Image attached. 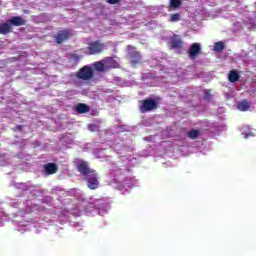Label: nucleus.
I'll return each mask as SVG.
<instances>
[{
    "instance_id": "7ed1b4c3",
    "label": "nucleus",
    "mask_w": 256,
    "mask_h": 256,
    "mask_svg": "<svg viewBox=\"0 0 256 256\" xmlns=\"http://www.w3.org/2000/svg\"><path fill=\"white\" fill-rule=\"evenodd\" d=\"M140 103L139 111L141 113H149V111H155V109H158L159 107V103L151 98L141 100Z\"/></svg>"
},
{
    "instance_id": "f257e3e1",
    "label": "nucleus",
    "mask_w": 256,
    "mask_h": 256,
    "mask_svg": "<svg viewBox=\"0 0 256 256\" xmlns=\"http://www.w3.org/2000/svg\"><path fill=\"white\" fill-rule=\"evenodd\" d=\"M76 169L82 175L84 181L87 182L88 189L95 191L99 188V174L95 169L89 167V162L81 159L77 160Z\"/></svg>"
},
{
    "instance_id": "1a4fd4ad",
    "label": "nucleus",
    "mask_w": 256,
    "mask_h": 256,
    "mask_svg": "<svg viewBox=\"0 0 256 256\" xmlns=\"http://www.w3.org/2000/svg\"><path fill=\"white\" fill-rule=\"evenodd\" d=\"M10 25H13L14 27H21L23 25H25V19H23V17L21 16H13L10 20H9Z\"/></svg>"
},
{
    "instance_id": "ddd939ff",
    "label": "nucleus",
    "mask_w": 256,
    "mask_h": 256,
    "mask_svg": "<svg viewBox=\"0 0 256 256\" xmlns=\"http://www.w3.org/2000/svg\"><path fill=\"white\" fill-rule=\"evenodd\" d=\"M237 109L239 111H249L251 109V104L247 100H242L237 104Z\"/></svg>"
},
{
    "instance_id": "6ab92c4d",
    "label": "nucleus",
    "mask_w": 256,
    "mask_h": 256,
    "mask_svg": "<svg viewBox=\"0 0 256 256\" xmlns=\"http://www.w3.org/2000/svg\"><path fill=\"white\" fill-rule=\"evenodd\" d=\"M204 99L205 101H211V99H213V94H211V90H205Z\"/></svg>"
},
{
    "instance_id": "2eb2a0df",
    "label": "nucleus",
    "mask_w": 256,
    "mask_h": 256,
    "mask_svg": "<svg viewBox=\"0 0 256 256\" xmlns=\"http://www.w3.org/2000/svg\"><path fill=\"white\" fill-rule=\"evenodd\" d=\"M224 50H225V43H223L222 41L216 42L214 44V51L216 53H221Z\"/></svg>"
},
{
    "instance_id": "f8f14e48",
    "label": "nucleus",
    "mask_w": 256,
    "mask_h": 256,
    "mask_svg": "<svg viewBox=\"0 0 256 256\" xmlns=\"http://www.w3.org/2000/svg\"><path fill=\"white\" fill-rule=\"evenodd\" d=\"M76 111L80 114L89 113V111H91V107L85 103H79L76 106Z\"/></svg>"
},
{
    "instance_id": "0eeeda50",
    "label": "nucleus",
    "mask_w": 256,
    "mask_h": 256,
    "mask_svg": "<svg viewBox=\"0 0 256 256\" xmlns=\"http://www.w3.org/2000/svg\"><path fill=\"white\" fill-rule=\"evenodd\" d=\"M188 54L190 59H195L197 55H201V44L199 43L191 44Z\"/></svg>"
},
{
    "instance_id": "aec40b11",
    "label": "nucleus",
    "mask_w": 256,
    "mask_h": 256,
    "mask_svg": "<svg viewBox=\"0 0 256 256\" xmlns=\"http://www.w3.org/2000/svg\"><path fill=\"white\" fill-rule=\"evenodd\" d=\"M180 19H181V16L178 13L172 14L170 16V21H172V23H175L176 21H179Z\"/></svg>"
},
{
    "instance_id": "9d476101",
    "label": "nucleus",
    "mask_w": 256,
    "mask_h": 256,
    "mask_svg": "<svg viewBox=\"0 0 256 256\" xmlns=\"http://www.w3.org/2000/svg\"><path fill=\"white\" fill-rule=\"evenodd\" d=\"M12 31L13 27H11V24L4 22L0 25V35H8V33H11Z\"/></svg>"
},
{
    "instance_id": "a211bd4d",
    "label": "nucleus",
    "mask_w": 256,
    "mask_h": 256,
    "mask_svg": "<svg viewBox=\"0 0 256 256\" xmlns=\"http://www.w3.org/2000/svg\"><path fill=\"white\" fill-rule=\"evenodd\" d=\"M169 7L172 9H179V7H181V0H170Z\"/></svg>"
},
{
    "instance_id": "5701e85b",
    "label": "nucleus",
    "mask_w": 256,
    "mask_h": 256,
    "mask_svg": "<svg viewBox=\"0 0 256 256\" xmlns=\"http://www.w3.org/2000/svg\"><path fill=\"white\" fill-rule=\"evenodd\" d=\"M16 130L17 131H23V125H17Z\"/></svg>"
},
{
    "instance_id": "412c9836",
    "label": "nucleus",
    "mask_w": 256,
    "mask_h": 256,
    "mask_svg": "<svg viewBox=\"0 0 256 256\" xmlns=\"http://www.w3.org/2000/svg\"><path fill=\"white\" fill-rule=\"evenodd\" d=\"M106 2L109 3V5H117L121 3V0H106Z\"/></svg>"
},
{
    "instance_id": "39448f33",
    "label": "nucleus",
    "mask_w": 256,
    "mask_h": 256,
    "mask_svg": "<svg viewBox=\"0 0 256 256\" xmlns=\"http://www.w3.org/2000/svg\"><path fill=\"white\" fill-rule=\"evenodd\" d=\"M103 49H105V44L101 43V40H96L88 44L86 51H88V55H99V53H103Z\"/></svg>"
},
{
    "instance_id": "f03ea898",
    "label": "nucleus",
    "mask_w": 256,
    "mask_h": 256,
    "mask_svg": "<svg viewBox=\"0 0 256 256\" xmlns=\"http://www.w3.org/2000/svg\"><path fill=\"white\" fill-rule=\"evenodd\" d=\"M94 76H95V71H93V68L89 65L83 66L76 73L77 79H80L81 81H91V79Z\"/></svg>"
},
{
    "instance_id": "9b49d317",
    "label": "nucleus",
    "mask_w": 256,
    "mask_h": 256,
    "mask_svg": "<svg viewBox=\"0 0 256 256\" xmlns=\"http://www.w3.org/2000/svg\"><path fill=\"white\" fill-rule=\"evenodd\" d=\"M130 59L132 65H137V63L141 62V53L139 51H133L130 53Z\"/></svg>"
},
{
    "instance_id": "20e7f679",
    "label": "nucleus",
    "mask_w": 256,
    "mask_h": 256,
    "mask_svg": "<svg viewBox=\"0 0 256 256\" xmlns=\"http://www.w3.org/2000/svg\"><path fill=\"white\" fill-rule=\"evenodd\" d=\"M71 37H73V31L69 28H66L58 31L54 36V39L58 45H62V43H65V41H69Z\"/></svg>"
},
{
    "instance_id": "423d86ee",
    "label": "nucleus",
    "mask_w": 256,
    "mask_h": 256,
    "mask_svg": "<svg viewBox=\"0 0 256 256\" xmlns=\"http://www.w3.org/2000/svg\"><path fill=\"white\" fill-rule=\"evenodd\" d=\"M170 45L172 49H181L185 45V42L179 35L174 34L170 40Z\"/></svg>"
},
{
    "instance_id": "4be33fe9",
    "label": "nucleus",
    "mask_w": 256,
    "mask_h": 256,
    "mask_svg": "<svg viewBox=\"0 0 256 256\" xmlns=\"http://www.w3.org/2000/svg\"><path fill=\"white\" fill-rule=\"evenodd\" d=\"M104 61H105V63H113L114 60H113V58L108 57Z\"/></svg>"
},
{
    "instance_id": "f3484780",
    "label": "nucleus",
    "mask_w": 256,
    "mask_h": 256,
    "mask_svg": "<svg viewBox=\"0 0 256 256\" xmlns=\"http://www.w3.org/2000/svg\"><path fill=\"white\" fill-rule=\"evenodd\" d=\"M200 134L201 132L197 129H192L187 133L189 139H192V140L197 139V137H199Z\"/></svg>"
},
{
    "instance_id": "dca6fc26",
    "label": "nucleus",
    "mask_w": 256,
    "mask_h": 256,
    "mask_svg": "<svg viewBox=\"0 0 256 256\" xmlns=\"http://www.w3.org/2000/svg\"><path fill=\"white\" fill-rule=\"evenodd\" d=\"M93 67L99 73H102L103 71H105V64H103V62L101 61L94 62Z\"/></svg>"
},
{
    "instance_id": "4468645a",
    "label": "nucleus",
    "mask_w": 256,
    "mask_h": 256,
    "mask_svg": "<svg viewBox=\"0 0 256 256\" xmlns=\"http://www.w3.org/2000/svg\"><path fill=\"white\" fill-rule=\"evenodd\" d=\"M240 75L239 73H237V71L235 70H231L228 74V79L230 81V83H237V81H239L240 79Z\"/></svg>"
},
{
    "instance_id": "6e6552de",
    "label": "nucleus",
    "mask_w": 256,
    "mask_h": 256,
    "mask_svg": "<svg viewBox=\"0 0 256 256\" xmlns=\"http://www.w3.org/2000/svg\"><path fill=\"white\" fill-rule=\"evenodd\" d=\"M44 171H45L46 175H55V173H57V171H58L57 164H55V163L45 164Z\"/></svg>"
}]
</instances>
